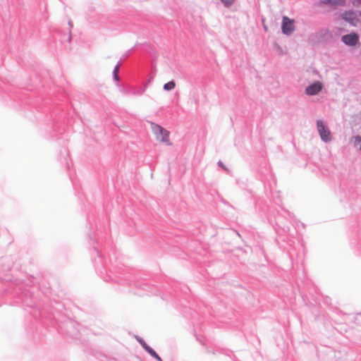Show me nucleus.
Masks as SVG:
<instances>
[{"label": "nucleus", "instance_id": "obj_3", "mask_svg": "<svg viewBox=\"0 0 361 361\" xmlns=\"http://www.w3.org/2000/svg\"><path fill=\"white\" fill-rule=\"evenodd\" d=\"M281 29L283 34H291L295 30L294 20L284 16L282 20Z\"/></svg>", "mask_w": 361, "mask_h": 361}, {"label": "nucleus", "instance_id": "obj_4", "mask_svg": "<svg viewBox=\"0 0 361 361\" xmlns=\"http://www.w3.org/2000/svg\"><path fill=\"white\" fill-rule=\"evenodd\" d=\"M322 82L317 81L307 87L305 92L308 95H315L322 90Z\"/></svg>", "mask_w": 361, "mask_h": 361}, {"label": "nucleus", "instance_id": "obj_2", "mask_svg": "<svg viewBox=\"0 0 361 361\" xmlns=\"http://www.w3.org/2000/svg\"><path fill=\"white\" fill-rule=\"evenodd\" d=\"M157 133V139L168 145H171L169 139V132L159 126H156L154 128Z\"/></svg>", "mask_w": 361, "mask_h": 361}, {"label": "nucleus", "instance_id": "obj_11", "mask_svg": "<svg viewBox=\"0 0 361 361\" xmlns=\"http://www.w3.org/2000/svg\"><path fill=\"white\" fill-rule=\"evenodd\" d=\"M221 1L226 6H228L231 5L234 2L235 0H221Z\"/></svg>", "mask_w": 361, "mask_h": 361}, {"label": "nucleus", "instance_id": "obj_12", "mask_svg": "<svg viewBox=\"0 0 361 361\" xmlns=\"http://www.w3.org/2000/svg\"><path fill=\"white\" fill-rule=\"evenodd\" d=\"M118 67L116 66L115 70H114V78L116 80H118Z\"/></svg>", "mask_w": 361, "mask_h": 361}, {"label": "nucleus", "instance_id": "obj_8", "mask_svg": "<svg viewBox=\"0 0 361 361\" xmlns=\"http://www.w3.org/2000/svg\"><path fill=\"white\" fill-rule=\"evenodd\" d=\"M176 85V82L173 80H171L164 85V89L166 91H170L174 89Z\"/></svg>", "mask_w": 361, "mask_h": 361}, {"label": "nucleus", "instance_id": "obj_7", "mask_svg": "<svg viewBox=\"0 0 361 361\" xmlns=\"http://www.w3.org/2000/svg\"><path fill=\"white\" fill-rule=\"evenodd\" d=\"M345 0H320L323 4L331 6H341L345 4Z\"/></svg>", "mask_w": 361, "mask_h": 361}, {"label": "nucleus", "instance_id": "obj_5", "mask_svg": "<svg viewBox=\"0 0 361 361\" xmlns=\"http://www.w3.org/2000/svg\"><path fill=\"white\" fill-rule=\"evenodd\" d=\"M358 40L357 35L353 33L343 36L342 41L347 45L354 46Z\"/></svg>", "mask_w": 361, "mask_h": 361}, {"label": "nucleus", "instance_id": "obj_6", "mask_svg": "<svg viewBox=\"0 0 361 361\" xmlns=\"http://www.w3.org/2000/svg\"><path fill=\"white\" fill-rule=\"evenodd\" d=\"M343 18L353 25H355L357 21L355 13L352 11L345 12L343 14Z\"/></svg>", "mask_w": 361, "mask_h": 361}, {"label": "nucleus", "instance_id": "obj_13", "mask_svg": "<svg viewBox=\"0 0 361 361\" xmlns=\"http://www.w3.org/2000/svg\"><path fill=\"white\" fill-rule=\"evenodd\" d=\"M357 1H358V2L361 3V0H357Z\"/></svg>", "mask_w": 361, "mask_h": 361}, {"label": "nucleus", "instance_id": "obj_1", "mask_svg": "<svg viewBox=\"0 0 361 361\" xmlns=\"http://www.w3.org/2000/svg\"><path fill=\"white\" fill-rule=\"evenodd\" d=\"M317 127L319 136L323 141L329 142L331 140V132L322 121H317Z\"/></svg>", "mask_w": 361, "mask_h": 361}, {"label": "nucleus", "instance_id": "obj_10", "mask_svg": "<svg viewBox=\"0 0 361 361\" xmlns=\"http://www.w3.org/2000/svg\"><path fill=\"white\" fill-rule=\"evenodd\" d=\"M137 340L147 351L150 348L142 338H137Z\"/></svg>", "mask_w": 361, "mask_h": 361}, {"label": "nucleus", "instance_id": "obj_9", "mask_svg": "<svg viewBox=\"0 0 361 361\" xmlns=\"http://www.w3.org/2000/svg\"><path fill=\"white\" fill-rule=\"evenodd\" d=\"M147 352L158 361H162L161 358L159 356V355L152 348H149L147 350Z\"/></svg>", "mask_w": 361, "mask_h": 361}]
</instances>
